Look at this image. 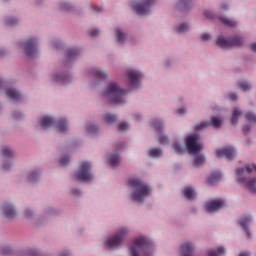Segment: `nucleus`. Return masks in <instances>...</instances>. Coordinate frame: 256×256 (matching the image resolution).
<instances>
[{
    "mask_svg": "<svg viewBox=\"0 0 256 256\" xmlns=\"http://www.w3.org/2000/svg\"><path fill=\"white\" fill-rule=\"evenodd\" d=\"M128 185L131 187V189H134L132 194L133 201L143 203L145 198L151 195V188H149V186H147V184H145L139 178H131L128 181Z\"/></svg>",
    "mask_w": 256,
    "mask_h": 256,
    "instance_id": "obj_1",
    "label": "nucleus"
},
{
    "mask_svg": "<svg viewBox=\"0 0 256 256\" xmlns=\"http://www.w3.org/2000/svg\"><path fill=\"white\" fill-rule=\"evenodd\" d=\"M102 95L105 99H109L110 103L121 105L123 103V97L127 95V90L119 87L117 83L112 82L108 84Z\"/></svg>",
    "mask_w": 256,
    "mask_h": 256,
    "instance_id": "obj_2",
    "label": "nucleus"
},
{
    "mask_svg": "<svg viewBox=\"0 0 256 256\" xmlns=\"http://www.w3.org/2000/svg\"><path fill=\"white\" fill-rule=\"evenodd\" d=\"M74 178L76 181H81L82 183H89L93 181V174L91 173V166L87 162H83L80 168L75 172Z\"/></svg>",
    "mask_w": 256,
    "mask_h": 256,
    "instance_id": "obj_3",
    "label": "nucleus"
},
{
    "mask_svg": "<svg viewBox=\"0 0 256 256\" xmlns=\"http://www.w3.org/2000/svg\"><path fill=\"white\" fill-rule=\"evenodd\" d=\"M149 240L145 237H140L135 239L134 243L130 247V253L131 256H139V251H143L144 253H147L149 251Z\"/></svg>",
    "mask_w": 256,
    "mask_h": 256,
    "instance_id": "obj_4",
    "label": "nucleus"
},
{
    "mask_svg": "<svg viewBox=\"0 0 256 256\" xmlns=\"http://www.w3.org/2000/svg\"><path fill=\"white\" fill-rule=\"evenodd\" d=\"M216 44L218 47H222L223 49H231V47H241L243 45V38L239 36H235L230 40H227L223 37L218 38Z\"/></svg>",
    "mask_w": 256,
    "mask_h": 256,
    "instance_id": "obj_5",
    "label": "nucleus"
},
{
    "mask_svg": "<svg viewBox=\"0 0 256 256\" xmlns=\"http://www.w3.org/2000/svg\"><path fill=\"white\" fill-rule=\"evenodd\" d=\"M198 141H199V136H197L196 134H193L186 138V147L189 153H193V154L199 153V151L203 149V146L197 143Z\"/></svg>",
    "mask_w": 256,
    "mask_h": 256,
    "instance_id": "obj_6",
    "label": "nucleus"
},
{
    "mask_svg": "<svg viewBox=\"0 0 256 256\" xmlns=\"http://www.w3.org/2000/svg\"><path fill=\"white\" fill-rule=\"evenodd\" d=\"M125 235H127V229L123 228L119 232H117L112 238H109L106 241V246L109 247V249L119 247L123 239H125Z\"/></svg>",
    "mask_w": 256,
    "mask_h": 256,
    "instance_id": "obj_7",
    "label": "nucleus"
},
{
    "mask_svg": "<svg viewBox=\"0 0 256 256\" xmlns=\"http://www.w3.org/2000/svg\"><path fill=\"white\" fill-rule=\"evenodd\" d=\"M153 3H155V0H144L142 3H132V7L138 15H147L149 6L153 5Z\"/></svg>",
    "mask_w": 256,
    "mask_h": 256,
    "instance_id": "obj_8",
    "label": "nucleus"
},
{
    "mask_svg": "<svg viewBox=\"0 0 256 256\" xmlns=\"http://www.w3.org/2000/svg\"><path fill=\"white\" fill-rule=\"evenodd\" d=\"M23 47L27 57H35L37 53V40L34 38L29 39L24 42Z\"/></svg>",
    "mask_w": 256,
    "mask_h": 256,
    "instance_id": "obj_9",
    "label": "nucleus"
},
{
    "mask_svg": "<svg viewBox=\"0 0 256 256\" xmlns=\"http://www.w3.org/2000/svg\"><path fill=\"white\" fill-rule=\"evenodd\" d=\"M225 206V200H212L210 202L206 203V211L208 213H214V211H219V209H222Z\"/></svg>",
    "mask_w": 256,
    "mask_h": 256,
    "instance_id": "obj_10",
    "label": "nucleus"
},
{
    "mask_svg": "<svg viewBox=\"0 0 256 256\" xmlns=\"http://www.w3.org/2000/svg\"><path fill=\"white\" fill-rule=\"evenodd\" d=\"M209 125H212L215 129H218V127H221V119L217 117H212L210 122H202L195 126V131H201L202 129H205V127H209Z\"/></svg>",
    "mask_w": 256,
    "mask_h": 256,
    "instance_id": "obj_11",
    "label": "nucleus"
},
{
    "mask_svg": "<svg viewBox=\"0 0 256 256\" xmlns=\"http://www.w3.org/2000/svg\"><path fill=\"white\" fill-rule=\"evenodd\" d=\"M217 157H224L225 159H233L235 157V148L233 147H226V148H219L216 150Z\"/></svg>",
    "mask_w": 256,
    "mask_h": 256,
    "instance_id": "obj_12",
    "label": "nucleus"
},
{
    "mask_svg": "<svg viewBox=\"0 0 256 256\" xmlns=\"http://www.w3.org/2000/svg\"><path fill=\"white\" fill-rule=\"evenodd\" d=\"M127 77L131 85H137L143 79V74L137 70H128Z\"/></svg>",
    "mask_w": 256,
    "mask_h": 256,
    "instance_id": "obj_13",
    "label": "nucleus"
},
{
    "mask_svg": "<svg viewBox=\"0 0 256 256\" xmlns=\"http://www.w3.org/2000/svg\"><path fill=\"white\" fill-rule=\"evenodd\" d=\"M252 221L253 219L249 216H244L239 221L241 227L244 229L249 239L251 238V232L249 231V228L247 227V225H249V223H251Z\"/></svg>",
    "mask_w": 256,
    "mask_h": 256,
    "instance_id": "obj_14",
    "label": "nucleus"
},
{
    "mask_svg": "<svg viewBox=\"0 0 256 256\" xmlns=\"http://www.w3.org/2000/svg\"><path fill=\"white\" fill-rule=\"evenodd\" d=\"M40 125L42 129H48L49 127H53V125H55V120L51 116H44L40 121Z\"/></svg>",
    "mask_w": 256,
    "mask_h": 256,
    "instance_id": "obj_15",
    "label": "nucleus"
},
{
    "mask_svg": "<svg viewBox=\"0 0 256 256\" xmlns=\"http://www.w3.org/2000/svg\"><path fill=\"white\" fill-rule=\"evenodd\" d=\"M221 177H223V174L221 171L213 172L207 179L209 185H216V183H219L221 181Z\"/></svg>",
    "mask_w": 256,
    "mask_h": 256,
    "instance_id": "obj_16",
    "label": "nucleus"
},
{
    "mask_svg": "<svg viewBox=\"0 0 256 256\" xmlns=\"http://www.w3.org/2000/svg\"><path fill=\"white\" fill-rule=\"evenodd\" d=\"M2 211L4 213V216H6L8 219H11L15 217V209L11 204H4L2 207Z\"/></svg>",
    "mask_w": 256,
    "mask_h": 256,
    "instance_id": "obj_17",
    "label": "nucleus"
},
{
    "mask_svg": "<svg viewBox=\"0 0 256 256\" xmlns=\"http://www.w3.org/2000/svg\"><path fill=\"white\" fill-rule=\"evenodd\" d=\"M6 95L12 101H19V99H21V93H19V91L12 89V88H8L6 90Z\"/></svg>",
    "mask_w": 256,
    "mask_h": 256,
    "instance_id": "obj_18",
    "label": "nucleus"
},
{
    "mask_svg": "<svg viewBox=\"0 0 256 256\" xmlns=\"http://www.w3.org/2000/svg\"><path fill=\"white\" fill-rule=\"evenodd\" d=\"M193 251H195V249L193 248V245H191V243L186 242L182 245L183 256H193Z\"/></svg>",
    "mask_w": 256,
    "mask_h": 256,
    "instance_id": "obj_19",
    "label": "nucleus"
},
{
    "mask_svg": "<svg viewBox=\"0 0 256 256\" xmlns=\"http://www.w3.org/2000/svg\"><path fill=\"white\" fill-rule=\"evenodd\" d=\"M57 129L59 133H65L67 131V120L61 119L57 122Z\"/></svg>",
    "mask_w": 256,
    "mask_h": 256,
    "instance_id": "obj_20",
    "label": "nucleus"
},
{
    "mask_svg": "<svg viewBox=\"0 0 256 256\" xmlns=\"http://www.w3.org/2000/svg\"><path fill=\"white\" fill-rule=\"evenodd\" d=\"M184 196L186 199H195V190L193 187L188 186L184 189Z\"/></svg>",
    "mask_w": 256,
    "mask_h": 256,
    "instance_id": "obj_21",
    "label": "nucleus"
},
{
    "mask_svg": "<svg viewBox=\"0 0 256 256\" xmlns=\"http://www.w3.org/2000/svg\"><path fill=\"white\" fill-rule=\"evenodd\" d=\"M241 116V112L239 109L235 108L233 110L232 118H231V123L232 125H237V121L239 120V117Z\"/></svg>",
    "mask_w": 256,
    "mask_h": 256,
    "instance_id": "obj_22",
    "label": "nucleus"
},
{
    "mask_svg": "<svg viewBox=\"0 0 256 256\" xmlns=\"http://www.w3.org/2000/svg\"><path fill=\"white\" fill-rule=\"evenodd\" d=\"M225 254V248L219 247L217 250L208 251V256H221Z\"/></svg>",
    "mask_w": 256,
    "mask_h": 256,
    "instance_id": "obj_23",
    "label": "nucleus"
},
{
    "mask_svg": "<svg viewBox=\"0 0 256 256\" xmlns=\"http://www.w3.org/2000/svg\"><path fill=\"white\" fill-rule=\"evenodd\" d=\"M92 74L96 79H107V74L100 69L93 70Z\"/></svg>",
    "mask_w": 256,
    "mask_h": 256,
    "instance_id": "obj_24",
    "label": "nucleus"
},
{
    "mask_svg": "<svg viewBox=\"0 0 256 256\" xmlns=\"http://www.w3.org/2000/svg\"><path fill=\"white\" fill-rule=\"evenodd\" d=\"M189 7H191V0H181L179 2V8L182 9V11H188Z\"/></svg>",
    "mask_w": 256,
    "mask_h": 256,
    "instance_id": "obj_25",
    "label": "nucleus"
},
{
    "mask_svg": "<svg viewBox=\"0 0 256 256\" xmlns=\"http://www.w3.org/2000/svg\"><path fill=\"white\" fill-rule=\"evenodd\" d=\"M148 153L150 157H161L163 155V151L159 148H152Z\"/></svg>",
    "mask_w": 256,
    "mask_h": 256,
    "instance_id": "obj_26",
    "label": "nucleus"
},
{
    "mask_svg": "<svg viewBox=\"0 0 256 256\" xmlns=\"http://www.w3.org/2000/svg\"><path fill=\"white\" fill-rule=\"evenodd\" d=\"M77 55H79V49H77V48H72V49L68 50V52H67L68 59H75V57H77Z\"/></svg>",
    "mask_w": 256,
    "mask_h": 256,
    "instance_id": "obj_27",
    "label": "nucleus"
},
{
    "mask_svg": "<svg viewBox=\"0 0 256 256\" xmlns=\"http://www.w3.org/2000/svg\"><path fill=\"white\" fill-rule=\"evenodd\" d=\"M105 123H107L108 125H111V123H115V121H117V116L113 115V114H107L104 118Z\"/></svg>",
    "mask_w": 256,
    "mask_h": 256,
    "instance_id": "obj_28",
    "label": "nucleus"
},
{
    "mask_svg": "<svg viewBox=\"0 0 256 256\" xmlns=\"http://www.w3.org/2000/svg\"><path fill=\"white\" fill-rule=\"evenodd\" d=\"M173 149L177 153H185V148L179 142H174Z\"/></svg>",
    "mask_w": 256,
    "mask_h": 256,
    "instance_id": "obj_29",
    "label": "nucleus"
},
{
    "mask_svg": "<svg viewBox=\"0 0 256 256\" xmlns=\"http://www.w3.org/2000/svg\"><path fill=\"white\" fill-rule=\"evenodd\" d=\"M222 23H224V25L227 27H235V25H237V22L229 18H222Z\"/></svg>",
    "mask_w": 256,
    "mask_h": 256,
    "instance_id": "obj_30",
    "label": "nucleus"
},
{
    "mask_svg": "<svg viewBox=\"0 0 256 256\" xmlns=\"http://www.w3.org/2000/svg\"><path fill=\"white\" fill-rule=\"evenodd\" d=\"M2 155H4V157H12L13 155V150H11V148L5 146L2 147Z\"/></svg>",
    "mask_w": 256,
    "mask_h": 256,
    "instance_id": "obj_31",
    "label": "nucleus"
},
{
    "mask_svg": "<svg viewBox=\"0 0 256 256\" xmlns=\"http://www.w3.org/2000/svg\"><path fill=\"white\" fill-rule=\"evenodd\" d=\"M175 30L177 31V33H185V31L189 30V25L181 24L180 26H176Z\"/></svg>",
    "mask_w": 256,
    "mask_h": 256,
    "instance_id": "obj_32",
    "label": "nucleus"
},
{
    "mask_svg": "<svg viewBox=\"0 0 256 256\" xmlns=\"http://www.w3.org/2000/svg\"><path fill=\"white\" fill-rule=\"evenodd\" d=\"M238 85L241 91H249V89H251V85H249L247 82H239Z\"/></svg>",
    "mask_w": 256,
    "mask_h": 256,
    "instance_id": "obj_33",
    "label": "nucleus"
},
{
    "mask_svg": "<svg viewBox=\"0 0 256 256\" xmlns=\"http://www.w3.org/2000/svg\"><path fill=\"white\" fill-rule=\"evenodd\" d=\"M116 33H117V38L119 43H123L125 41V34L123 33V31H121L120 29H117Z\"/></svg>",
    "mask_w": 256,
    "mask_h": 256,
    "instance_id": "obj_34",
    "label": "nucleus"
},
{
    "mask_svg": "<svg viewBox=\"0 0 256 256\" xmlns=\"http://www.w3.org/2000/svg\"><path fill=\"white\" fill-rule=\"evenodd\" d=\"M154 129L156 131H161V129H163V124L161 122H159V120H155L153 123H152Z\"/></svg>",
    "mask_w": 256,
    "mask_h": 256,
    "instance_id": "obj_35",
    "label": "nucleus"
},
{
    "mask_svg": "<svg viewBox=\"0 0 256 256\" xmlns=\"http://www.w3.org/2000/svg\"><path fill=\"white\" fill-rule=\"evenodd\" d=\"M247 121H250V123H256V115L249 112L246 114Z\"/></svg>",
    "mask_w": 256,
    "mask_h": 256,
    "instance_id": "obj_36",
    "label": "nucleus"
},
{
    "mask_svg": "<svg viewBox=\"0 0 256 256\" xmlns=\"http://www.w3.org/2000/svg\"><path fill=\"white\" fill-rule=\"evenodd\" d=\"M158 141H159V143H161V144H165V143H167V141H169V138H167V136H165V135L159 133V135H158Z\"/></svg>",
    "mask_w": 256,
    "mask_h": 256,
    "instance_id": "obj_37",
    "label": "nucleus"
},
{
    "mask_svg": "<svg viewBox=\"0 0 256 256\" xmlns=\"http://www.w3.org/2000/svg\"><path fill=\"white\" fill-rule=\"evenodd\" d=\"M118 129L119 131H126V129H129V124H127V122H121Z\"/></svg>",
    "mask_w": 256,
    "mask_h": 256,
    "instance_id": "obj_38",
    "label": "nucleus"
},
{
    "mask_svg": "<svg viewBox=\"0 0 256 256\" xmlns=\"http://www.w3.org/2000/svg\"><path fill=\"white\" fill-rule=\"evenodd\" d=\"M119 161H109L108 167H111V169H115V167H119Z\"/></svg>",
    "mask_w": 256,
    "mask_h": 256,
    "instance_id": "obj_39",
    "label": "nucleus"
},
{
    "mask_svg": "<svg viewBox=\"0 0 256 256\" xmlns=\"http://www.w3.org/2000/svg\"><path fill=\"white\" fill-rule=\"evenodd\" d=\"M87 131H88V133H95V131H97V126H95V125H88Z\"/></svg>",
    "mask_w": 256,
    "mask_h": 256,
    "instance_id": "obj_40",
    "label": "nucleus"
},
{
    "mask_svg": "<svg viewBox=\"0 0 256 256\" xmlns=\"http://www.w3.org/2000/svg\"><path fill=\"white\" fill-rule=\"evenodd\" d=\"M6 23L8 25H15V23H17V19H15V18H7Z\"/></svg>",
    "mask_w": 256,
    "mask_h": 256,
    "instance_id": "obj_41",
    "label": "nucleus"
},
{
    "mask_svg": "<svg viewBox=\"0 0 256 256\" xmlns=\"http://www.w3.org/2000/svg\"><path fill=\"white\" fill-rule=\"evenodd\" d=\"M2 255H9L11 253V249L9 247H5L1 249Z\"/></svg>",
    "mask_w": 256,
    "mask_h": 256,
    "instance_id": "obj_42",
    "label": "nucleus"
},
{
    "mask_svg": "<svg viewBox=\"0 0 256 256\" xmlns=\"http://www.w3.org/2000/svg\"><path fill=\"white\" fill-rule=\"evenodd\" d=\"M89 35H90L91 37H97V35H99V30H97V29L91 30V31L89 32Z\"/></svg>",
    "mask_w": 256,
    "mask_h": 256,
    "instance_id": "obj_43",
    "label": "nucleus"
},
{
    "mask_svg": "<svg viewBox=\"0 0 256 256\" xmlns=\"http://www.w3.org/2000/svg\"><path fill=\"white\" fill-rule=\"evenodd\" d=\"M201 39L202 41H209V39H211V35L208 33L202 34Z\"/></svg>",
    "mask_w": 256,
    "mask_h": 256,
    "instance_id": "obj_44",
    "label": "nucleus"
},
{
    "mask_svg": "<svg viewBox=\"0 0 256 256\" xmlns=\"http://www.w3.org/2000/svg\"><path fill=\"white\" fill-rule=\"evenodd\" d=\"M67 79V76L65 75H56L55 80L56 81H65Z\"/></svg>",
    "mask_w": 256,
    "mask_h": 256,
    "instance_id": "obj_45",
    "label": "nucleus"
},
{
    "mask_svg": "<svg viewBox=\"0 0 256 256\" xmlns=\"http://www.w3.org/2000/svg\"><path fill=\"white\" fill-rule=\"evenodd\" d=\"M37 177H39V173L33 172L30 174L29 179L32 181L33 179H37Z\"/></svg>",
    "mask_w": 256,
    "mask_h": 256,
    "instance_id": "obj_46",
    "label": "nucleus"
},
{
    "mask_svg": "<svg viewBox=\"0 0 256 256\" xmlns=\"http://www.w3.org/2000/svg\"><path fill=\"white\" fill-rule=\"evenodd\" d=\"M203 163H205V162H203V161H194L193 162V167H201L203 165Z\"/></svg>",
    "mask_w": 256,
    "mask_h": 256,
    "instance_id": "obj_47",
    "label": "nucleus"
},
{
    "mask_svg": "<svg viewBox=\"0 0 256 256\" xmlns=\"http://www.w3.org/2000/svg\"><path fill=\"white\" fill-rule=\"evenodd\" d=\"M229 99H230V101H237V94L231 93V94L229 95Z\"/></svg>",
    "mask_w": 256,
    "mask_h": 256,
    "instance_id": "obj_48",
    "label": "nucleus"
},
{
    "mask_svg": "<svg viewBox=\"0 0 256 256\" xmlns=\"http://www.w3.org/2000/svg\"><path fill=\"white\" fill-rule=\"evenodd\" d=\"M249 131H251V126L246 125L243 127V133L247 134V133H249Z\"/></svg>",
    "mask_w": 256,
    "mask_h": 256,
    "instance_id": "obj_49",
    "label": "nucleus"
},
{
    "mask_svg": "<svg viewBox=\"0 0 256 256\" xmlns=\"http://www.w3.org/2000/svg\"><path fill=\"white\" fill-rule=\"evenodd\" d=\"M69 165V161H61L60 162V167H67Z\"/></svg>",
    "mask_w": 256,
    "mask_h": 256,
    "instance_id": "obj_50",
    "label": "nucleus"
},
{
    "mask_svg": "<svg viewBox=\"0 0 256 256\" xmlns=\"http://www.w3.org/2000/svg\"><path fill=\"white\" fill-rule=\"evenodd\" d=\"M176 113H178L179 115H183V113H185V108H180L176 110Z\"/></svg>",
    "mask_w": 256,
    "mask_h": 256,
    "instance_id": "obj_51",
    "label": "nucleus"
},
{
    "mask_svg": "<svg viewBox=\"0 0 256 256\" xmlns=\"http://www.w3.org/2000/svg\"><path fill=\"white\" fill-rule=\"evenodd\" d=\"M204 15H205V17H208L209 19H211V17H212V15L209 11H205Z\"/></svg>",
    "mask_w": 256,
    "mask_h": 256,
    "instance_id": "obj_52",
    "label": "nucleus"
},
{
    "mask_svg": "<svg viewBox=\"0 0 256 256\" xmlns=\"http://www.w3.org/2000/svg\"><path fill=\"white\" fill-rule=\"evenodd\" d=\"M26 217H31V210H25Z\"/></svg>",
    "mask_w": 256,
    "mask_h": 256,
    "instance_id": "obj_53",
    "label": "nucleus"
},
{
    "mask_svg": "<svg viewBox=\"0 0 256 256\" xmlns=\"http://www.w3.org/2000/svg\"><path fill=\"white\" fill-rule=\"evenodd\" d=\"M250 49H252V51H255V53H256V43L252 44L250 46Z\"/></svg>",
    "mask_w": 256,
    "mask_h": 256,
    "instance_id": "obj_54",
    "label": "nucleus"
},
{
    "mask_svg": "<svg viewBox=\"0 0 256 256\" xmlns=\"http://www.w3.org/2000/svg\"><path fill=\"white\" fill-rule=\"evenodd\" d=\"M239 256H251V254L242 252V253L239 254Z\"/></svg>",
    "mask_w": 256,
    "mask_h": 256,
    "instance_id": "obj_55",
    "label": "nucleus"
},
{
    "mask_svg": "<svg viewBox=\"0 0 256 256\" xmlns=\"http://www.w3.org/2000/svg\"><path fill=\"white\" fill-rule=\"evenodd\" d=\"M72 193H73L74 195H79V190L74 189V190H72Z\"/></svg>",
    "mask_w": 256,
    "mask_h": 256,
    "instance_id": "obj_56",
    "label": "nucleus"
},
{
    "mask_svg": "<svg viewBox=\"0 0 256 256\" xmlns=\"http://www.w3.org/2000/svg\"><path fill=\"white\" fill-rule=\"evenodd\" d=\"M92 9H93L94 11H101V8H96L95 5L92 6Z\"/></svg>",
    "mask_w": 256,
    "mask_h": 256,
    "instance_id": "obj_57",
    "label": "nucleus"
},
{
    "mask_svg": "<svg viewBox=\"0 0 256 256\" xmlns=\"http://www.w3.org/2000/svg\"><path fill=\"white\" fill-rule=\"evenodd\" d=\"M196 161H205V156H201L200 159H196Z\"/></svg>",
    "mask_w": 256,
    "mask_h": 256,
    "instance_id": "obj_58",
    "label": "nucleus"
},
{
    "mask_svg": "<svg viewBox=\"0 0 256 256\" xmlns=\"http://www.w3.org/2000/svg\"><path fill=\"white\" fill-rule=\"evenodd\" d=\"M19 113L18 112H14V117L17 119L19 117Z\"/></svg>",
    "mask_w": 256,
    "mask_h": 256,
    "instance_id": "obj_59",
    "label": "nucleus"
},
{
    "mask_svg": "<svg viewBox=\"0 0 256 256\" xmlns=\"http://www.w3.org/2000/svg\"><path fill=\"white\" fill-rule=\"evenodd\" d=\"M3 167H4V169H5L6 167H9V162H6V163L3 165Z\"/></svg>",
    "mask_w": 256,
    "mask_h": 256,
    "instance_id": "obj_60",
    "label": "nucleus"
},
{
    "mask_svg": "<svg viewBox=\"0 0 256 256\" xmlns=\"http://www.w3.org/2000/svg\"><path fill=\"white\" fill-rule=\"evenodd\" d=\"M60 256H69V253L61 254Z\"/></svg>",
    "mask_w": 256,
    "mask_h": 256,
    "instance_id": "obj_61",
    "label": "nucleus"
},
{
    "mask_svg": "<svg viewBox=\"0 0 256 256\" xmlns=\"http://www.w3.org/2000/svg\"><path fill=\"white\" fill-rule=\"evenodd\" d=\"M1 85H3V81L0 80V87H1Z\"/></svg>",
    "mask_w": 256,
    "mask_h": 256,
    "instance_id": "obj_62",
    "label": "nucleus"
}]
</instances>
